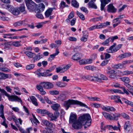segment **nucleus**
<instances>
[{"instance_id": "40", "label": "nucleus", "mask_w": 133, "mask_h": 133, "mask_svg": "<svg viewBox=\"0 0 133 133\" xmlns=\"http://www.w3.org/2000/svg\"><path fill=\"white\" fill-rule=\"evenodd\" d=\"M32 116L33 118L31 119V121L33 124H36V125L37 123H39V121L33 115H32Z\"/></svg>"}, {"instance_id": "50", "label": "nucleus", "mask_w": 133, "mask_h": 133, "mask_svg": "<svg viewBox=\"0 0 133 133\" xmlns=\"http://www.w3.org/2000/svg\"><path fill=\"white\" fill-rule=\"evenodd\" d=\"M13 88L14 90V92L16 95H21V94L20 92L17 91L19 92L20 91V89L18 87H15Z\"/></svg>"}, {"instance_id": "30", "label": "nucleus", "mask_w": 133, "mask_h": 133, "mask_svg": "<svg viewBox=\"0 0 133 133\" xmlns=\"http://www.w3.org/2000/svg\"><path fill=\"white\" fill-rule=\"evenodd\" d=\"M102 114L104 117L107 119H108L109 120H111L112 118V116L109 114L105 112H102Z\"/></svg>"}, {"instance_id": "60", "label": "nucleus", "mask_w": 133, "mask_h": 133, "mask_svg": "<svg viewBox=\"0 0 133 133\" xmlns=\"http://www.w3.org/2000/svg\"><path fill=\"white\" fill-rule=\"evenodd\" d=\"M109 60H105L103 61L101 64V65L102 66H104L106 65L108 63Z\"/></svg>"}, {"instance_id": "28", "label": "nucleus", "mask_w": 133, "mask_h": 133, "mask_svg": "<svg viewBox=\"0 0 133 133\" xmlns=\"http://www.w3.org/2000/svg\"><path fill=\"white\" fill-rule=\"evenodd\" d=\"M123 90L124 93L126 94L127 95H129V93H130L132 96H133V92L129 90L128 91L124 87H121L120 88Z\"/></svg>"}, {"instance_id": "7", "label": "nucleus", "mask_w": 133, "mask_h": 133, "mask_svg": "<svg viewBox=\"0 0 133 133\" xmlns=\"http://www.w3.org/2000/svg\"><path fill=\"white\" fill-rule=\"evenodd\" d=\"M120 79L124 82V85L127 88H130L131 87V85L129 84L130 82V79L128 77H124L120 78Z\"/></svg>"}, {"instance_id": "61", "label": "nucleus", "mask_w": 133, "mask_h": 133, "mask_svg": "<svg viewBox=\"0 0 133 133\" xmlns=\"http://www.w3.org/2000/svg\"><path fill=\"white\" fill-rule=\"evenodd\" d=\"M103 18L102 16H100L98 17L94 18L91 19V21H92L93 22H95L97 21H98L101 20Z\"/></svg>"}, {"instance_id": "31", "label": "nucleus", "mask_w": 133, "mask_h": 133, "mask_svg": "<svg viewBox=\"0 0 133 133\" xmlns=\"http://www.w3.org/2000/svg\"><path fill=\"white\" fill-rule=\"evenodd\" d=\"M113 116H112V118L111 120H117L118 119V118L120 117L121 115L119 113H115L113 114Z\"/></svg>"}, {"instance_id": "16", "label": "nucleus", "mask_w": 133, "mask_h": 133, "mask_svg": "<svg viewBox=\"0 0 133 133\" xmlns=\"http://www.w3.org/2000/svg\"><path fill=\"white\" fill-rule=\"evenodd\" d=\"M102 109L103 110L108 112L110 111H115L116 110L113 107L108 106H103L102 107Z\"/></svg>"}, {"instance_id": "32", "label": "nucleus", "mask_w": 133, "mask_h": 133, "mask_svg": "<svg viewBox=\"0 0 133 133\" xmlns=\"http://www.w3.org/2000/svg\"><path fill=\"white\" fill-rule=\"evenodd\" d=\"M52 75V73L49 72L48 70H46L43 72V77H50Z\"/></svg>"}, {"instance_id": "45", "label": "nucleus", "mask_w": 133, "mask_h": 133, "mask_svg": "<svg viewBox=\"0 0 133 133\" xmlns=\"http://www.w3.org/2000/svg\"><path fill=\"white\" fill-rule=\"evenodd\" d=\"M8 75L6 74L2 73L0 74V79H4L8 78Z\"/></svg>"}, {"instance_id": "15", "label": "nucleus", "mask_w": 133, "mask_h": 133, "mask_svg": "<svg viewBox=\"0 0 133 133\" xmlns=\"http://www.w3.org/2000/svg\"><path fill=\"white\" fill-rule=\"evenodd\" d=\"M111 1V0H101V10H103L106 5L110 2Z\"/></svg>"}, {"instance_id": "8", "label": "nucleus", "mask_w": 133, "mask_h": 133, "mask_svg": "<svg viewBox=\"0 0 133 133\" xmlns=\"http://www.w3.org/2000/svg\"><path fill=\"white\" fill-rule=\"evenodd\" d=\"M41 84H43V86L44 88L49 89L52 88L54 85L52 83L48 82H44L41 83Z\"/></svg>"}, {"instance_id": "47", "label": "nucleus", "mask_w": 133, "mask_h": 133, "mask_svg": "<svg viewBox=\"0 0 133 133\" xmlns=\"http://www.w3.org/2000/svg\"><path fill=\"white\" fill-rule=\"evenodd\" d=\"M110 91L112 93H119L122 94H123L124 93L122 92L121 91L119 90L111 89L110 90Z\"/></svg>"}, {"instance_id": "24", "label": "nucleus", "mask_w": 133, "mask_h": 133, "mask_svg": "<svg viewBox=\"0 0 133 133\" xmlns=\"http://www.w3.org/2000/svg\"><path fill=\"white\" fill-rule=\"evenodd\" d=\"M87 78L91 81H98L99 80V79L100 78L99 76H94L93 77L90 76H88Z\"/></svg>"}, {"instance_id": "3", "label": "nucleus", "mask_w": 133, "mask_h": 133, "mask_svg": "<svg viewBox=\"0 0 133 133\" xmlns=\"http://www.w3.org/2000/svg\"><path fill=\"white\" fill-rule=\"evenodd\" d=\"M25 1L28 10L30 12L34 10L35 11L37 4L31 0H25Z\"/></svg>"}, {"instance_id": "19", "label": "nucleus", "mask_w": 133, "mask_h": 133, "mask_svg": "<svg viewBox=\"0 0 133 133\" xmlns=\"http://www.w3.org/2000/svg\"><path fill=\"white\" fill-rule=\"evenodd\" d=\"M76 115L74 114H71L69 118V122L70 123H73L77 121Z\"/></svg>"}, {"instance_id": "33", "label": "nucleus", "mask_w": 133, "mask_h": 133, "mask_svg": "<svg viewBox=\"0 0 133 133\" xmlns=\"http://www.w3.org/2000/svg\"><path fill=\"white\" fill-rule=\"evenodd\" d=\"M88 35L87 33H84L83 35V37L81 38V40L84 42H85L87 41V38L88 37Z\"/></svg>"}, {"instance_id": "17", "label": "nucleus", "mask_w": 133, "mask_h": 133, "mask_svg": "<svg viewBox=\"0 0 133 133\" xmlns=\"http://www.w3.org/2000/svg\"><path fill=\"white\" fill-rule=\"evenodd\" d=\"M131 127V123L130 121H127L125 122L124 125V129L125 131H128Z\"/></svg>"}, {"instance_id": "4", "label": "nucleus", "mask_w": 133, "mask_h": 133, "mask_svg": "<svg viewBox=\"0 0 133 133\" xmlns=\"http://www.w3.org/2000/svg\"><path fill=\"white\" fill-rule=\"evenodd\" d=\"M116 43H114L111 46L109 49L106 50L107 52L109 53L115 52L121 48L122 45L121 44H118L116 46Z\"/></svg>"}, {"instance_id": "20", "label": "nucleus", "mask_w": 133, "mask_h": 133, "mask_svg": "<svg viewBox=\"0 0 133 133\" xmlns=\"http://www.w3.org/2000/svg\"><path fill=\"white\" fill-rule=\"evenodd\" d=\"M14 121H15L16 125H17V127L19 128V130L21 132L24 130L21 127H20L19 125H18L17 124V123L19 122L21 125L22 124V121L21 120V118H19L18 120L14 119Z\"/></svg>"}, {"instance_id": "18", "label": "nucleus", "mask_w": 133, "mask_h": 133, "mask_svg": "<svg viewBox=\"0 0 133 133\" xmlns=\"http://www.w3.org/2000/svg\"><path fill=\"white\" fill-rule=\"evenodd\" d=\"M56 9L55 8H49L45 12V15L46 17H49L51 14L53 10Z\"/></svg>"}, {"instance_id": "22", "label": "nucleus", "mask_w": 133, "mask_h": 133, "mask_svg": "<svg viewBox=\"0 0 133 133\" xmlns=\"http://www.w3.org/2000/svg\"><path fill=\"white\" fill-rule=\"evenodd\" d=\"M29 98L33 104L36 106L38 105V104L37 102V100L35 96H29Z\"/></svg>"}, {"instance_id": "63", "label": "nucleus", "mask_w": 133, "mask_h": 133, "mask_svg": "<svg viewBox=\"0 0 133 133\" xmlns=\"http://www.w3.org/2000/svg\"><path fill=\"white\" fill-rule=\"evenodd\" d=\"M3 37L4 38H9V37L13 35V34H3Z\"/></svg>"}, {"instance_id": "58", "label": "nucleus", "mask_w": 133, "mask_h": 133, "mask_svg": "<svg viewBox=\"0 0 133 133\" xmlns=\"http://www.w3.org/2000/svg\"><path fill=\"white\" fill-rule=\"evenodd\" d=\"M124 67L122 63H119L117 64L114 65V67L116 68H120L121 69L123 68Z\"/></svg>"}, {"instance_id": "23", "label": "nucleus", "mask_w": 133, "mask_h": 133, "mask_svg": "<svg viewBox=\"0 0 133 133\" xmlns=\"http://www.w3.org/2000/svg\"><path fill=\"white\" fill-rule=\"evenodd\" d=\"M43 55L42 54H41L40 53H39L34 58V61L35 62L36 61H38L43 58Z\"/></svg>"}, {"instance_id": "25", "label": "nucleus", "mask_w": 133, "mask_h": 133, "mask_svg": "<svg viewBox=\"0 0 133 133\" xmlns=\"http://www.w3.org/2000/svg\"><path fill=\"white\" fill-rule=\"evenodd\" d=\"M60 107V105L58 103H55L52 105L51 108L54 110L58 111Z\"/></svg>"}, {"instance_id": "10", "label": "nucleus", "mask_w": 133, "mask_h": 133, "mask_svg": "<svg viewBox=\"0 0 133 133\" xmlns=\"http://www.w3.org/2000/svg\"><path fill=\"white\" fill-rule=\"evenodd\" d=\"M43 84H41L40 83L39 85H37L36 88L40 92V94L42 96L45 95L46 94V92L44 90L43 86L42 87Z\"/></svg>"}, {"instance_id": "1", "label": "nucleus", "mask_w": 133, "mask_h": 133, "mask_svg": "<svg viewBox=\"0 0 133 133\" xmlns=\"http://www.w3.org/2000/svg\"><path fill=\"white\" fill-rule=\"evenodd\" d=\"M91 119L89 114H86L79 117L78 120L74 122L72 124L73 127L76 129H79L84 125V128L89 127L91 125Z\"/></svg>"}, {"instance_id": "52", "label": "nucleus", "mask_w": 133, "mask_h": 133, "mask_svg": "<svg viewBox=\"0 0 133 133\" xmlns=\"http://www.w3.org/2000/svg\"><path fill=\"white\" fill-rule=\"evenodd\" d=\"M122 74L124 75H127L133 74V72L132 71L126 70L123 71L122 72Z\"/></svg>"}, {"instance_id": "54", "label": "nucleus", "mask_w": 133, "mask_h": 133, "mask_svg": "<svg viewBox=\"0 0 133 133\" xmlns=\"http://www.w3.org/2000/svg\"><path fill=\"white\" fill-rule=\"evenodd\" d=\"M49 93L51 95H57L59 94V91L56 90H51L49 91Z\"/></svg>"}, {"instance_id": "12", "label": "nucleus", "mask_w": 133, "mask_h": 133, "mask_svg": "<svg viewBox=\"0 0 133 133\" xmlns=\"http://www.w3.org/2000/svg\"><path fill=\"white\" fill-rule=\"evenodd\" d=\"M45 8V6L43 3L39 4L37 8L35 10V12L38 13L42 12L44 10Z\"/></svg>"}, {"instance_id": "9", "label": "nucleus", "mask_w": 133, "mask_h": 133, "mask_svg": "<svg viewBox=\"0 0 133 133\" xmlns=\"http://www.w3.org/2000/svg\"><path fill=\"white\" fill-rule=\"evenodd\" d=\"M42 122L43 125L48 127L50 128H55L56 126L54 124L50 122L49 121L45 119H42Z\"/></svg>"}, {"instance_id": "53", "label": "nucleus", "mask_w": 133, "mask_h": 133, "mask_svg": "<svg viewBox=\"0 0 133 133\" xmlns=\"http://www.w3.org/2000/svg\"><path fill=\"white\" fill-rule=\"evenodd\" d=\"M121 115L123 118L127 120H129L130 118L129 116L124 113H121Z\"/></svg>"}, {"instance_id": "57", "label": "nucleus", "mask_w": 133, "mask_h": 133, "mask_svg": "<svg viewBox=\"0 0 133 133\" xmlns=\"http://www.w3.org/2000/svg\"><path fill=\"white\" fill-rule=\"evenodd\" d=\"M0 70L3 71L5 72H9L10 71V69H8L6 68H0Z\"/></svg>"}, {"instance_id": "39", "label": "nucleus", "mask_w": 133, "mask_h": 133, "mask_svg": "<svg viewBox=\"0 0 133 133\" xmlns=\"http://www.w3.org/2000/svg\"><path fill=\"white\" fill-rule=\"evenodd\" d=\"M76 13L77 15L81 20L83 21L85 20V18L83 14L80 12H79L78 11H77Z\"/></svg>"}, {"instance_id": "43", "label": "nucleus", "mask_w": 133, "mask_h": 133, "mask_svg": "<svg viewBox=\"0 0 133 133\" xmlns=\"http://www.w3.org/2000/svg\"><path fill=\"white\" fill-rule=\"evenodd\" d=\"M35 66V64H31L27 65L26 66L25 68L27 70H30L33 69Z\"/></svg>"}, {"instance_id": "2", "label": "nucleus", "mask_w": 133, "mask_h": 133, "mask_svg": "<svg viewBox=\"0 0 133 133\" xmlns=\"http://www.w3.org/2000/svg\"><path fill=\"white\" fill-rule=\"evenodd\" d=\"M77 104L83 107L86 108H87V106L80 101L73 99H69L64 101V102L63 105L66 107V109L67 110L70 107L71 105L73 104Z\"/></svg>"}, {"instance_id": "37", "label": "nucleus", "mask_w": 133, "mask_h": 133, "mask_svg": "<svg viewBox=\"0 0 133 133\" xmlns=\"http://www.w3.org/2000/svg\"><path fill=\"white\" fill-rule=\"evenodd\" d=\"M71 4L72 6L75 8H78L79 6V4L76 0H72L71 1Z\"/></svg>"}, {"instance_id": "36", "label": "nucleus", "mask_w": 133, "mask_h": 133, "mask_svg": "<svg viewBox=\"0 0 133 133\" xmlns=\"http://www.w3.org/2000/svg\"><path fill=\"white\" fill-rule=\"evenodd\" d=\"M120 97L119 96L117 95H113L112 96H111V98L112 99H118V101L120 102L121 104H122V102L121 100L120 99Z\"/></svg>"}, {"instance_id": "51", "label": "nucleus", "mask_w": 133, "mask_h": 133, "mask_svg": "<svg viewBox=\"0 0 133 133\" xmlns=\"http://www.w3.org/2000/svg\"><path fill=\"white\" fill-rule=\"evenodd\" d=\"M109 38L102 43L101 44L104 46H108L109 45Z\"/></svg>"}, {"instance_id": "62", "label": "nucleus", "mask_w": 133, "mask_h": 133, "mask_svg": "<svg viewBox=\"0 0 133 133\" xmlns=\"http://www.w3.org/2000/svg\"><path fill=\"white\" fill-rule=\"evenodd\" d=\"M70 67V65H67L62 68L63 72H64L69 69Z\"/></svg>"}, {"instance_id": "38", "label": "nucleus", "mask_w": 133, "mask_h": 133, "mask_svg": "<svg viewBox=\"0 0 133 133\" xmlns=\"http://www.w3.org/2000/svg\"><path fill=\"white\" fill-rule=\"evenodd\" d=\"M65 95L64 94H61L58 97V99L61 101H63L66 99Z\"/></svg>"}, {"instance_id": "21", "label": "nucleus", "mask_w": 133, "mask_h": 133, "mask_svg": "<svg viewBox=\"0 0 133 133\" xmlns=\"http://www.w3.org/2000/svg\"><path fill=\"white\" fill-rule=\"evenodd\" d=\"M82 55L78 53H77L74 55L72 58L73 60L77 61L80 59L82 57Z\"/></svg>"}, {"instance_id": "29", "label": "nucleus", "mask_w": 133, "mask_h": 133, "mask_svg": "<svg viewBox=\"0 0 133 133\" xmlns=\"http://www.w3.org/2000/svg\"><path fill=\"white\" fill-rule=\"evenodd\" d=\"M123 90L124 93L126 94L127 95H129V93H130L132 96H133V92L129 90L128 91L124 87H121L120 88Z\"/></svg>"}, {"instance_id": "27", "label": "nucleus", "mask_w": 133, "mask_h": 133, "mask_svg": "<svg viewBox=\"0 0 133 133\" xmlns=\"http://www.w3.org/2000/svg\"><path fill=\"white\" fill-rule=\"evenodd\" d=\"M88 7L89 8H92L95 9L97 8L96 5L95 4L93 1H91L88 3Z\"/></svg>"}, {"instance_id": "11", "label": "nucleus", "mask_w": 133, "mask_h": 133, "mask_svg": "<svg viewBox=\"0 0 133 133\" xmlns=\"http://www.w3.org/2000/svg\"><path fill=\"white\" fill-rule=\"evenodd\" d=\"M107 10L108 12L114 13L116 12L117 9L112 4H110L107 6Z\"/></svg>"}, {"instance_id": "35", "label": "nucleus", "mask_w": 133, "mask_h": 133, "mask_svg": "<svg viewBox=\"0 0 133 133\" xmlns=\"http://www.w3.org/2000/svg\"><path fill=\"white\" fill-rule=\"evenodd\" d=\"M36 111L37 113L42 114H45L47 113V111L45 109H37Z\"/></svg>"}, {"instance_id": "55", "label": "nucleus", "mask_w": 133, "mask_h": 133, "mask_svg": "<svg viewBox=\"0 0 133 133\" xmlns=\"http://www.w3.org/2000/svg\"><path fill=\"white\" fill-rule=\"evenodd\" d=\"M89 98L90 100L92 101H100V99L98 97H91Z\"/></svg>"}, {"instance_id": "44", "label": "nucleus", "mask_w": 133, "mask_h": 133, "mask_svg": "<svg viewBox=\"0 0 133 133\" xmlns=\"http://www.w3.org/2000/svg\"><path fill=\"white\" fill-rule=\"evenodd\" d=\"M20 12H23L24 14H25L26 12L25 10V6L24 5H23L20 6L18 8Z\"/></svg>"}, {"instance_id": "46", "label": "nucleus", "mask_w": 133, "mask_h": 133, "mask_svg": "<svg viewBox=\"0 0 133 133\" xmlns=\"http://www.w3.org/2000/svg\"><path fill=\"white\" fill-rule=\"evenodd\" d=\"M21 41H16L13 42L11 44L13 46L16 47H19L21 46L20 43Z\"/></svg>"}, {"instance_id": "6", "label": "nucleus", "mask_w": 133, "mask_h": 133, "mask_svg": "<svg viewBox=\"0 0 133 133\" xmlns=\"http://www.w3.org/2000/svg\"><path fill=\"white\" fill-rule=\"evenodd\" d=\"M6 9L14 15H18L20 13L18 8H14L10 5L7 6Z\"/></svg>"}, {"instance_id": "64", "label": "nucleus", "mask_w": 133, "mask_h": 133, "mask_svg": "<svg viewBox=\"0 0 133 133\" xmlns=\"http://www.w3.org/2000/svg\"><path fill=\"white\" fill-rule=\"evenodd\" d=\"M55 56H56L54 54L51 55L48 58V61L50 62L51 61L55 58Z\"/></svg>"}, {"instance_id": "13", "label": "nucleus", "mask_w": 133, "mask_h": 133, "mask_svg": "<svg viewBox=\"0 0 133 133\" xmlns=\"http://www.w3.org/2000/svg\"><path fill=\"white\" fill-rule=\"evenodd\" d=\"M27 22L26 20L17 21L13 23V26L15 27L20 26L23 24H27Z\"/></svg>"}, {"instance_id": "26", "label": "nucleus", "mask_w": 133, "mask_h": 133, "mask_svg": "<svg viewBox=\"0 0 133 133\" xmlns=\"http://www.w3.org/2000/svg\"><path fill=\"white\" fill-rule=\"evenodd\" d=\"M42 69H39L34 72V73L37 75L38 77H40L41 76L43 77V72H41Z\"/></svg>"}, {"instance_id": "34", "label": "nucleus", "mask_w": 133, "mask_h": 133, "mask_svg": "<svg viewBox=\"0 0 133 133\" xmlns=\"http://www.w3.org/2000/svg\"><path fill=\"white\" fill-rule=\"evenodd\" d=\"M24 53L28 57H29L30 58H32L35 55L34 53L30 51H25L24 52Z\"/></svg>"}, {"instance_id": "14", "label": "nucleus", "mask_w": 133, "mask_h": 133, "mask_svg": "<svg viewBox=\"0 0 133 133\" xmlns=\"http://www.w3.org/2000/svg\"><path fill=\"white\" fill-rule=\"evenodd\" d=\"M131 55V54L130 52H126L121 54L117 57V58L121 60L124 58L130 57Z\"/></svg>"}, {"instance_id": "42", "label": "nucleus", "mask_w": 133, "mask_h": 133, "mask_svg": "<svg viewBox=\"0 0 133 133\" xmlns=\"http://www.w3.org/2000/svg\"><path fill=\"white\" fill-rule=\"evenodd\" d=\"M55 112L54 113V120L55 121H57V118L59 117V113L57 111Z\"/></svg>"}, {"instance_id": "5", "label": "nucleus", "mask_w": 133, "mask_h": 133, "mask_svg": "<svg viewBox=\"0 0 133 133\" xmlns=\"http://www.w3.org/2000/svg\"><path fill=\"white\" fill-rule=\"evenodd\" d=\"M5 96L8 97V99L11 102H20L21 104L22 101L21 98L15 95H10L7 92H6Z\"/></svg>"}, {"instance_id": "56", "label": "nucleus", "mask_w": 133, "mask_h": 133, "mask_svg": "<svg viewBox=\"0 0 133 133\" xmlns=\"http://www.w3.org/2000/svg\"><path fill=\"white\" fill-rule=\"evenodd\" d=\"M97 76H99V77L100 78H99V79H100L105 80H106L108 79V78L107 77L103 75L99 74Z\"/></svg>"}, {"instance_id": "59", "label": "nucleus", "mask_w": 133, "mask_h": 133, "mask_svg": "<svg viewBox=\"0 0 133 133\" xmlns=\"http://www.w3.org/2000/svg\"><path fill=\"white\" fill-rule=\"evenodd\" d=\"M117 124L118 127L116 126H115L114 127L113 126L112 129L114 130H118L120 131V128L121 127V126L118 122L117 123Z\"/></svg>"}, {"instance_id": "41", "label": "nucleus", "mask_w": 133, "mask_h": 133, "mask_svg": "<svg viewBox=\"0 0 133 133\" xmlns=\"http://www.w3.org/2000/svg\"><path fill=\"white\" fill-rule=\"evenodd\" d=\"M60 8L62 9L65 7H68V5L65 4V3L63 1H62L60 4Z\"/></svg>"}, {"instance_id": "49", "label": "nucleus", "mask_w": 133, "mask_h": 133, "mask_svg": "<svg viewBox=\"0 0 133 133\" xmlns=\"http://www.w3.org/2000/svg\"><path fill=\"white\" fill-rule=\"evenodd\" d=\"M56 85L58 87H63L66 86V84L62 82H58L56 83Z\"/></svg>"}, {"instance_id": "48", "label": "nucleus", "mask_w": 133, "mask_h": 133, "mask_svg": "<svg viewBox=\"0 0 133 133\" xmlns=\"http://www.w3.org/2000/svg\"><path fill=\"white\" fill-rule=\"evenodd\" d=\"M36 96L38 98L39 101H41L43 103H45V102L44 100L43 99V98L40 95L38 94H36Z\"/></svg>"}]
</instances>
